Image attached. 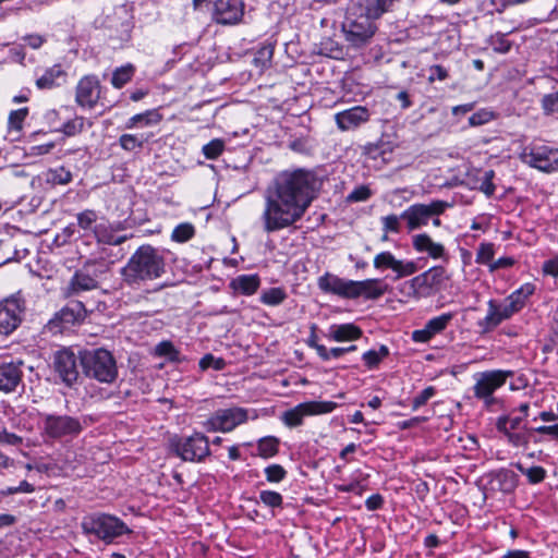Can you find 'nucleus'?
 Masks as SVG:
<instances>
[{
    "mask_svg": "<svg viewBox=\"0 0 558 558\" xmlns=\"http://www.w3.org/2000/svg\"><path fill=\"white\" fill-rule=\"evenodd\" d=\"M316 175L308 170L282 171L276 175L264 194L260 215L267 233L292 227L302 219L315 198Z\"/></svg>",
    "mask_w": 558,
    "mask_h": 558,
    "instance_id": "nucleus-1",
    "label": "nucleus"
},
{
    "mask_svg": "<svg viewBox=\"0 0 558 558\" xmlns=\"http://www.w3.org/2000/svg\"><path fill=\"white\" fill-rule=\"evenodd\" d=\"M165 272V257L151 245L140 246L120 270L122 282L132 289H141Z\"/></svg>",
    "mask_w": 558,
    "mask_h": 558,
    "instance_id": "nucleus-2",
    "label": "nucleus"
},
{
    "mask_svg": "<svg viewBox=\"0 0 558 558\" xmlns=\"http://www.w3.org/2000/svg\"><path fill=\"white\" fill-rule=\"evenodd\" d=\"M374 21L359 11V3H349L342 22L345 40L353 47L360 48L369 43L376 33Z\"/></svg>",
    "mask_w": 558,
    "mask_h": 558,
    "instance_id": "nucleus-3",
    "label": "nucleus"
},
{
    "mask_svg": "<svg viewBox=\"0 0 558 558\" xmlns=\"http://www.w3.org/2000/svg\"><path fill=\"white\" fill-rule=\"evenodd\" d=\"M81 364L87 377L100 383L111 384L118 376L116 360L106 349L84 351L81 355Z\"/></svg>",
    "mask_w": 558,
    "mask_h": 558,
    "instance_id": "nucleus-4",
    "label": "nucleus"
},
{
    "mask_svg": "<svg viewBox=\"0 0 558 558\" xmlns=\"http://www.w3.org/2000/svg\"><path fill=\"white\" fill-rule=\"evenodd\" d=\"M512 371L492 369L480 372L474 375V397L484 401L489 407L495 402L494 393L505 386L508 378L512 377Z\"/></svg>",
    "mask_w": 558,
    "mask_h": 558,
    "instance_id": "nucleus-5",
    "label": "nucleus"
},
{
    "mask_svg": "<svg viewBox=\"0 0 558 558\" xmlns=\"http://www.w3.org/2000/svg\"><path fill=\"white\" fill-rule=\"evenodd\" d=\"M448 280L446 270L441 266H434L403 283L408 295L415 299L429 295L433 290H438Z\"/></svg>",
    "mask_w": 558,
    "mask_h": 558,
    "instance_id": "nucleus-6",
    "label": "nucleus"
},
{
    "mask_svg": "<svg viewBox=\"0 0 558 558\" xmlns=\"http://www.w3.org/2000/svg\"><path fill=\"white\" fill-rule=\"evenodd\" d=\"M448 207L449 204L440 199L429 204H413L401 213L400 218L407 222L409 231H414L427 226L434 216H440Z\"/></svg>",
    "mask_w": 558,
    "mask_h": 558,
    "instance_id": "nucleus-7",
    "label": "nucleus"
},
{
    "mask_svg": "<svg viewBox=\"0 0 558 558\" xmlns=\"http://www.w3.org/2000/svg\"><path fill=\"white\" fill-rule=\"evenodd\" d=\"M338 404L332 401H307L282 413L281 421L290 428L302 425L305 416L331 413Z\"/></svg>",
    "mask_w": 558,
    "mask_h": 558,
    "instance_id": "nucleus-8",
    "label": "nucleus"
},
{
    "mask_svg": "<svg viewBox=\"0 0 558 558\" xmlns=\"http://www.w3.org/2000/svg\"><path fill=\"white\" fill-rule=\"evenodd\" d=\"M25 301L21 292L12 294L0 302V333L11 335L22 323Z\"/></svg>",
    "mask_w": 558,
    "mask_h": 558,
    "instance_id": "nucleus-9",
    "label": "nucleus"
},
{
    "mask_svg": "<svg viewBox=\"0 0 558 558\" xmlns=\"http://www.w3.org/2000/svg\"><path fill=\"white\" fill-rule=\"evenodd\" d=\"M247 418V410L234 407L216 411L203 425L207 432L229 433Z\"/></svg>",
    "mask_w": 558,
    "mask_h": 558,
    "instance_id": "nucleus-10",
    "label": "nucleus"
},
{
    "mask_svg": "<svg viewBox=\"0 0 558 558\" xmlns=\"http://www.w3.org/2000/svg\"><path fill=\"white\" fill-rule=\"evenodd\" d=\"M43 432L47 438L74 437L82 432L81 422L69 415L47 414L43 420Z\"/></svg>",
    "mask_w": 558,
    "mask_h": 558,
    "instance_id": "nucleus-11",
    "label": "nucleus"
},
{
    "mask_svg": "<svg viewBox=\"0 0 558 558\" xmlns=\"http://www.w3.org/2000/svg\"><path fill=\"white\" fill-rule=\"evenodd\" d=\"M172 445L177 454L184 461H202L210 452L208 439L201 433L180 438Z\"/></svg>",
    "mask_w": 558,
    "mask_h": 558,
    "instance_id": "nucleus-12",
    "label": "nucleus"
},
{
    "mask_svg": "<svg viewBox=\"0 0 558 558\" xmlns=\"http://www.w3.org/2000/svg\"><path fill=\"white\" fill-rule=\"evenodd\" d=\"M100 274L101 271L97 269L95 263H86L72 276L65 288V295L75 296L83 292L97 289L99 287Z\"/></svg>",
    "mask_w": 558,
    "mask_h": 558,
    "instance_id": "nucleus-13",
    "label": "nucleus"
},
{
    "mask_svg": "<svg viewBox=\"0 0 558 558\" xmlns=\"http://www.w3.org/2000/svg\"><path fill=\"white\" fill-rule=\"evenodd\" d=\"M522 162L544 172L558 171V148L549 146H535L524 149L521 154Z\"/></svg>",
    "mask_w": 558,
    "mask_h": 558,
    "instance_id": "nucleus-14",
    "label": "nucleus"
},
{
    "mask_svg": "<svg viewBox=\"0 0 558 558\" xmlns=\"http://www.w3.org/2000/svg\"><path fill=\"white\" fill-rule=\"evenodd\" d=\"M245 3L243 0H215L213 19L218 24L235 25L244 16Z\"/></svg>",
    "mask_w": 558,
    "mask_h": 558,
    "instance_id": "nucleus-15",
    "label": "nucleus"
},
{
    "mask_svg": "<svg viewBox=\"0 0 558 558\" xmlns=\"http://www.w3.org/2000/svg\"><path fill=\"white\" fill-rule=\"evenodd\" d=\"M53 367L61 380L69 387L78 378L77 359L70 349H62L56 352Z\"/></svg>",
    "mask_w": 558,
    "mask_h": 558,
    "instance_id": "nucleus-16",
    "label": "nucleus"
},
{
    "mask_svg": "<svg viewBox=\"0 0 558 558\" xmlns=\"http://www.w3.org/2000/svg\"><path fill=\"white\" fill-rule=\"evenodd\" d=\"M100 82L95 75L82 77L76 86L75 101L86 109H93L100 98Z\"/></svg>",
    "mask_w": 558,
    "mask_h": 558,
    "instance_id": "nucleus-17",
    "label": "nucleus"
},
{
    "mask_svg": "<svg viewBox=\"0 0 558 558\" xmlns=\"http://www.w3.org/2000/svg\"><path fill=\"white\" fill-rule=\"evenodd\" d=\"M373 265L376 269L379 270L391 269L396 272V279L411 276L417 270L416 264L414 262L397 259L395 255L389 251L380 252L377 254L374 257Z\"/></svg>",
    "mask_w": 558,
    "mask_h": 558,
    "instance_id": "nucleus-18",
    "label": "nucleus"
},
{
    "mask_svg": "<svg viewBox=\"0 0 558 558\" xmlns=\"http://www.w3.org/2000/svg\"><path fill=\"white\" fill-rule=\"evenodd\" d=\"M486 480L484 485L485 497L497 492L509 494L517 487V475L507 469L489 473Z\"/></svg>",
    "mask_w": 558,
    "mask_h": 558,
    "instance_id": "nucleus-19",
    "label": "nucleus"
},
{
    "mask_svg": "<svg viewBox=\"0 0 558 558\" xmlns=\"http://www.w3.org/2000/svg\"><path fill=\"white\" fill-rule=\"evenodd\" d=\"M353 280L340 278L333 274L326 272L318 278V288L325 292L338 295L343 299H352Z\"/></svg>",
    "mask_w": 558,
    "mask_h": 558,
    "instance_id": "nucleus-20",
    "label": "nucleus"
},
{
    "mask_svg": "<svg viewBox=\"0 0 558 558\" xmlns=\"http://www.w3.org/2000/svg\"><path fill=\"white\" fill-rule=\"evenodd\" d=\"M352 299L364 298L366 300H377L389 290V286L383 279L373 278L361 281L353 280Z\"/></svg>",
    "mask_w": 558,
    "mask_h": 558,
    "instance_id": "nucleus-21",
    "label": "nucleus"
},
{
    "mask_svg": "<svg viewBox=\"0 0 558 558\" xmlns=\"http://www.w3.org/2000/svg\"><path fill=\"white\" fill-rule=\"evenodd\" d=\"M86 315L85 306L82 302H74L66 305L60 312H58L49 322L50 329L53 328H65L68 326L75 325L84 320Z\"/></svg>",
    "mask_w": 558,
    "mask_h": 558,
    "instance_id": "nucleus-22",
    "label": "nucleus"
},
{
    "mask_svg": "<svg viewBox=\"0 0 558 558\" xmlns=\"http://www.w3.org/2000/svg\"><path fill=\"white\" fill-rule=\"evenodd\" d=\"M369 111L366 107L355 106L336 113L335 120L342 131L353 130L369 120Z\"/></svg>",
    "mask_w": 558,
    "mask_h": 558,
    "instance_id": "nucleus-23",
    "label": "nucleus"
},
{
    "mask_svg": "<svg viewBox=\"0 0 558 558\" xmlns=\"http://www.w3.org/2000/svg\"><path fill=\"white\" fill-rule=\"evenodd\" d=\"M534 292V288L531 284H525L513 291L508 298H506L502 302H499L500 307L504 313H506V317L509 319L515 313L520 312L530 295Z\"/></svg>",
    "mask_w": 558,
    "mask_h": 558,
    "instance_id": "nucleus-24",
    "label": "nucleus"
},
{
    "mask_svg": "<svg viewBox=\"0 0 558 558\" xmlns=\"http://www.w3.org/2000/svg\"><path fill=\"white\" fill-rule=\"evenodd\" d=\"M412 245L417 253H426L433 259L446 256L445 246L441 243L434 242L427 233L413 235Z\"/></svg>",
    "mask_w": 558,
    "mask_h": 558,
    "instance_id": "nucleus-25",
    "label": "nucleus"
},
{
    "mask_svg": "<svg viewBox=\"0 0 558 558\" xmlns=\"http://www.w3.org/2000/svg\"><path fill=\"white\" fill-rule=\"evenodd\" d=\"M505 314L499 302L492 299L487 302L486 316L477 322V326L481 328L482 332H490L504 320L508 319Z\"/></svg>",
    "mask_w": 558,
    "mask_h": 558,
    "instance_id": "nucleus-26",
    "label": "nucleus"
},
{
    "mask_svg": "<svg viewBox=\"0 0 558 558\" xmlns=\"http://www.w3.org/2000/svg\"><path fill=\"white\" fill-rule=\"evenodd\" d=\"M84 533L94 535L98 539L104 541L106 544L112 543L117 537L124 533H130L131 530L125 529V525H82Z\"/></svg>",
    "mask_w": 558,
    "mask_h": 558,
    "instance_id": "nucleus-27",
    "label": "nucleus"
},
{
    "mask_svg": "<svg viewBox=\"0 0 558 558\" xmlns=\"http://www.w3.org/2000/svg\"><path fill=\"white\" fill-rule=\"evenodd\" d=\"M396 0H350L349 3H359V11L372 21L389 11Z\"/></svg>",
    "mask_w": 558,
    "mask_h": 558,
    "instance_id": "nucleus-28",
    "label": "nucleus"
},
{
    "mask_svg": "<svg viewBox=\"0 0 558 558\" xmlns=\"http://www.w3.org/2000/svg\"><path fill=\"white\" fill-rule=\"evenodd\" d=\"M22 372L12 363L0 365V390L12 391L21 381Z\"/></svg>",
    "mask_w": 558,
    "mask_h": 558,
    "instance_id": "nucleus-29",
    "label": "nucleus"
},
{
    "mask_svg": "<svg viewBox=\"0 0 558 558\" xmlns=\"http://www.w3.org/2000/svg\"><path fill=\"white\" fill-rule=\"evenodd\" d=\"M260 286V279L257 275H240L230 282V288L240 294L252 295Z\"/></svg>",
    "mask_w": 558,
    "mask_h": 558,
    "instance_id": "nucleus-30",
    "label": "nucleus"
},
{
    "mask_svg": "<svg viewBox=\"0 0 558 558\" xmlns=\"http://www.w3.org/2000/svg\"><path fill=\"white\" fill-rule=\"evenodd\" d=\"M362 336V330L353 324L332 325L329 328L328 338L337 341H353Z\"/></svg>",
    "mask_w": 558,
    "mask_h": 558,
    "instance_id": "nucleus-31",
    "label": "nucleus"
},
{
    "mask_svg": "<svg viewBox=\"0 0 558 558\" xmlns=\"http://www.w3.org/2000/svg\"><path fill=\"white\" fill-rule=\"evenodd\" d=\"M65 73L60 65H53L47 69L43 75L37 77L36 85L40 89H51L60 85V81L64 80Z\"/></svg>",
    "mask_w": 558,
    "mask_h": 558,
    "instance_id": "nucleus-32",
    "label": "nucleus"
},
{
    "mask_svg": "<svg viewBox=\"0 0 558 558\" xmlns=\"http://www.w3.org/2000/svg\"><path fill=\"white\" fill-rule=\"evenodd\" d=\"M94 234L99 243L108 245H120L128 240V235H117L106 223L95 225Z\"/></svg>",
    "mask_w": 558,
    "mask_h": 558,
    "instance_id": "nucleus-33",
    "label": "nucleus"
},
{
    "mask_svg": "<svg viewBox=\"0 0 558 558\" xmlns=\"http://www.w3.org/2000/svg\"><path fill=\"white\" fill-rule=\"evenodd\" d=\"M161 120H162V116L159 113V111L157 109L147 110L145 112L137 113V114H134L133 117H131L128 120L125 128L134 129L138 125L153 126V125H157L158 123H160Z\"/></svg>",
    "mask_w": 558,
    "mask_h": 558,
    "instance_id": "nucleus-34",
    "label": "nucleus"
},
{
    "mask_svg": "<svg viewBox=\"0 0 558 558\" xmlns=\"http://www.w3.org/2000/svg\"><path fill=\"white\" fill-rule=\"evenodd\" d=\"M279 439L274 436H266L258 440L257 451L258 456L264 459L271 458L278 453Z\"/></svg>",
    "mask_w": 558,
    "mask_h": 558,
    "instance_id": "nucleus-35",
    "label": "nucleus"
},
{
    "mask_svg": "<svg viewBox=\"0 0 558 558\" xmlns=\"http://www.w3.org/2000/svg\"><path fill=\"white\" fill-rule=\"evenodd\" d=\"M149 135L122 134L119 138L120 146L128 151L140 149L148 142Z\"/></svg>",
    "mask_w": 558,
    "mask_h": 558,
    "instance_id": "nucleus-36",
    "label": "nucleus"
},
{
    "mask_svg": "<svg viewBox=\"0 0 558 558\" xmlns=\"http://www.w3.org/2000/svg\"><path fill=\"white\" fill-rule=\"evenodd\" d=\"M46 181L52 185H65L72 181V173L64 167L50 169L46 173Z\"/></svg>",
    "mask_w": 558,
    "mask_h": 558,
    "instance_id": "nucleus-37",
    "label": "nucleus"
},
{
    "mask_svg": "<svg viewBox=\"0 0 558 558\" xmlns=\"http://www.w3.org/2000/svg\"><path fill=\"white\" fill-rule=\"evenodd\" d=\"M454 314L453 313H444L439 316L433 317L429 319L425 326L428 328L430 333L433 336H436L437 333H440L444 331L449 323L453 319Z\"/></svg>",
    "mask_w": 558,
    "mask_h": 558,
    "instance_id": "nucleus-38",
    "label": "nucleus"
},
{
    "mask_svg": "<svg viewBox=\"0 0 558 558\" xmlns=\"http://www.w3.org/2000/svg\"><path fill=\"white\" fill-rule=\"evenodd\" d=\"M274 50L275 47L272 44H264L256 51L253 63L260 69L267 68L271 62Z\"/></svg>",
    "mask_w": 558,
    "mask_h": 558,
    "instance_id": "nucleus-39",
    "label": "nucleus"
},
{
    "mask_svg": "<svg viewBox=\"0 0 558 558\" xmlns=\"http://www.w3.org/2000/svg\"><path fill=\"white\" fill-rule=\"evenodd\" d=\"M287 298V294L281 288H270L262 292L260 302L269 305L277 306L281 304Z\"/></svg>",
    "mask_w": 558,
    "mask_h": 558,
    "instance_id": "nucleus-40",
    "label": "nucleus"
},
{
    "mask_svg": "<svg viewBox=\"0 0 558 558\" xmlns=\"http://www.w3.org/2000/svg\"><path fill=\"white\" fill-rule=\"evenodd\" d=\"M134 74V66L131 64L118 68L111 78V84L116 88H122L128 82L131 81Z\"/></svg>",
    "mask_w": 558,
    "mask_h": 558,
    "instance_id": "nucleus-41",
    "label": "nucleus"
},
{
    "mask_svg": "<svg viewBox=\"0 0 558 558\" xmlns=\"http://www.w3.org/2000/svg\"><path fill=\"white\" fill-rule=\"evenodd\" d=\"M27 114H28V109L26 107L11 111L9 114V119H8L9 132L10 133L21 132L23 129V123H24Z\"/></svg>",
    "mask_w": 558,
    "mask_h": 558,
    "instance_id": "nucleus-42",
    "label": "nucleus"
},
{
    "mask_svg": "<svg viewBox=\"0 0 558 558\" xmlns=\"http://www.w3.org/2000/svg\"><path fill=\"white\" fill-rule=\"evenodd\" d=\"M523 421V416H500L497 420L496 427L499 432L504 434H509V432H513L521 427Z\"/></svg>",
    "mask_w": 558,
    "mask_h": 558,
    "instance_id": "nucleus-43",
    "label": "nucleus"
},
{
    "mask_svg": "<svg viewBox=\"0 0 558 558\" xmlns=\"http://www.w3.org/2000/svg\"><path fill=\"white\" fill-rule=\"evenodd\" d=\"M195 229L192 223L184 222L178 225L171 234V239L178 243H184L194 236Z\"/></svg>",
    "mask_w": 558,
    "mask_h": 558,
    "instance_id": "nucleus-44",
    "label": "nucleus"
},
{
    "mask_svg": "<svg viewBox=\"0 0 558 558\" xmlns=\"http://www.w3.org/2000/svg\"><path fill=\"white\" fill-rule=\"evenodd\" d=\"M389 354L386 345H381L379 350H369L363 354V361L368 368H375L384 357Z\"/></svg>",
    "mask_w": 558,
    "mask_h": 558,
    "instance_id": "nucleus-45",
    "label": "nucleus"
},
{
    "mask_svg": "<svg viewBox=\"0 0 558 558\" xmlns=\"http://www.w3.org/2000/svg\"><path fill=\"white\" fill-rule=\"evenodd\" d=\"M517 469L527 477L531 484H537L544 481L546 471L539 465L524 468L521 463L517 464Z\"/></svg>",
    "mask_w": 558,
    "mask_h": 558,
    "instance_id": "nucleus-46",
    "label": "nucleus"
},
{
    "mask_svg": "<svg viewBox=\"0 0 558 558\" xmlns=\"http://www.w3.org/2000/svg\"><path fill=\"white\" fill-rule=\"evenodd\" d=\"M225 150V141L221 138H214L203 146L202 151L207 159H217Z\"/></svg>",
    "mask_w": 558,
    "mask_h": 558,
    "instance_id": "nucleus-47",
    "label": "nucleus"
},
{
    "mask_svg": "<svg viewBox=\"0 0 558 558\" xmlns=\"http://www.w3.org/2000/svg\"><path fill=\"white\" fill-rule=\"evenodd\" d=\"M488 44L493 47L494 51L499 53H507L511 48V43L506 38V34L502 33L492 35Z\"/></svg>",
    "mask_w": 558,
    "mask_h": 558,
    "instance_id": "nucleus-48",
    "label": "nucleus"
},
{
    "mask_svg": "<svg viewBox=\"0 0 558 558\" xmlns=\"http://www.w3.org/2000/svg\"><path fill=\"white\" fill-rule=\"evenodd\" d=\"M495 117H496V114L494 111H492L487 108H483V109H480L478 111H476L475 113H473L469 118V124L471 126L484 125V124L490 122L492 120H494Z\"/></svg>",
    "mask_w": 558,
    "mask_h": 558,
    "instance_id": "nucleus-49",
    "label": "nucleus"
},
{
    "mask_svg": "<svg viewBox=\"0 0 558 558\" xmlns=\"http://www.w3.org/2000/svg\"><path fill=\"white\" fill-rule=\"evenodd\" d=\"M541 107L546 116L558 113V90L544 95L541 99Z\"/></svg>",
    "mask_w": 558,
    "mask_h": 558,
    "instance_id": "nucleus-50",
    "label": "nucleus"
},
{
    "mask_svg": "<svg viewBox=\"0 0 558 558\" xmlns=\"http://www.w3.org/2000/svg\"><path fill=\"white\" fill-rule=\"evenodd\" d=\"M77 225L83 230H94V225L97 221V213L93 209H85L76 216Z\"/></svg>",
    "mask_w": 558,
    "mask_h": 558,
    "instance_id": "nucleus-51",
    "label": "nucleus"
},
{
    "mask_svg": "<svg viewBox=\"0 0 558 558\" xmlns=\"http://www.w3.org/2000/svg\"><path fill=\"white\" fill-rule=\"evenodd\" d=\"M84 125L85 119L83 117H75L63 123L61 131L68 136H73L81 133L84 130Z\"/></svg>",
    "mask_w": 558,
    "mask_h": 558,
    "instance_id": "nucleus-52",
    "label": "nucleus"
},
{
    "mask_svg": "<svg viewBox=\"0 0 558 558\" xmlns=\"http://www.w3.org/2000/svg\"><path fill=\"white\" fill-rule=\"evenodd\" d=\"M494 258V245L492 243H482L476 253V263L482 265H492Z\"/></svg>",
    "mask_w": 558,
    "mask_h": 558,
    "instance_id": "nucleus-53",
    "label": "nucleus"
},
{
    "mask_svg": "<svg viewBox=\"0 0 558 558\" xmlns=\"http://www.w3.org/2000/svg\"><path fill=\"white\" fill-rule=\"evenodd\" d=\"M381 225H383V231L386 233L392 232V233H399L401 230V223L400 216L397 215H388L385 217H381Z\"/></svg>",
    "mask_w": 558,
    "mask_h": 558,
    "instance_id": "nucleus-54",
    "label": "nucleus"
},
{
    "mask_svg": "<svg viewBox=\"0 0 558 558\" xmlns=\"http://www.w3.org/2000/svg\"><path fill=\"white\" fill-rule=\"evenodd\" d=\"M23 438L14 433L0 428V447H20Z\"/></svg>",
    "mask_w": 558,
    "mask_h": 558,
    "instance_id": "nucleus-55",
    "label": "nucleus"
},
{
    "mask_svg": "<svg viewBox=\"0 0 558 558\" xmlns=\"http://www.w3.org/2000/svg\"><path fill=\"white\" fill-rule=\"evenodd\" d=\"M225 366H226V362L223 359H220V357L217 359L211 354H206L199 361V367L203 371L208 369L210 367L214 369L220 371V369H223Z\"/></svg>",
    "mask_w": 558,
    "mask_h": 558,
    "instance_id": "nucleus-56",
    "label": "nucleus"
},
{
    "mask_svg": "<svg viewBox=\"0 0 558 558\" xmlns=\"http://www.w3.org/2000/svg\"><path fill=\"white\" fill-rule=\"evenodd\" d=\"M156 353L160 356H167L171 361H177L179 359V351L169 341L160 342L156 347Z\"/></svg>",
    "mask_w": 558,
    "mask_h": 558,
    "instance_id": "nucleus-57",
    "label": "nucleus"
},
{
    "mask_svg": "<svg viewBox=\"0 0 558 558\" xmlns=\"http://www.w3.org/2000/svg\"><path fill=\"white\" fill-rule=\"evenodd\" d=\"M371 190L366 185L355 187L348 196L347 201L351 203L365 202L371 197Z\"/></svg>",
    "mask_w": 558,
    "mask_h": 558,
    "instance_id": "nucleus-58",
    "label": "nucleus"
},
{
    "mask_svg": "<svg viewBox=\"0 0 558 558\" xmlns=\"http://www.w3.org/2000/svg\"><path fill=\"white\" fill-rule=\"evenodd\" d=\"M494 171L487 170L484 172L483 178L481 179L480 190L486 195L492 196L495 192V185L493 183Z\"/></svg>",
    "mask_w": 558,
    "mask_h": 558,
    "instance_id": "nucleus-59",
    "label": "nucleus"
},
{
    "mask_svg": "<svg viewBox=\"0 0 558 558\" xmlns=\"http://www.w3.org/2000/svg\"><path fill=\"white\" fill-rule=\"evenodd\" d=\"M436 393V390L434 387H427L424 390H422L417 396L413 398L412 401V409L417 410L418 408L426 404V402L434 397Z\"/></svg>",
    "mask_w": 558,
    "mask_h": 558,
    "instance_id": "nucleus-60",
    "label": "nucleus"
},
{
    "mask_svg": "<svg viewBox=\"0 0 558 558\" xmlns=\"http://www.w3.org/2000/svg\"><path fill=\"white\" fill-rule=\"evenodd\" d=\"M265 474L269 482L278 483L284 478L286 471L279 464H271L265 469Z\"/></svg>",
    "mask_w": 558,
    "mask_h": 558,
    "instance_id": "nucleus-61",
    "label": "nucleus"
},
{
    "mask_svg": "<svg viewBox=\"0 0 558 558\" xmlns=\"http://www.w3.org/2000/svg\"><path fill=\"white\" fill-rule=\"evenodd\" d=\"M260 500L269 507H277L282 502V497L279 493L264 490L259 495Z\"/></svg>",
    "mask_w": 558,
    "mask_h": 558,
    "instance_id": "nucleus-62",
    "label": "nucleus"
},
{
    "mask_svg": "<svg viewBox=\"0 0 558 558\" xmlns=\"http://www.w3.org/2000/svg\"><path fill=\"white\" fill-rule=\"evenodd\" d=\"M448 77V71L439 65L435 64L429 68V75H428V82L433 83L436 80L438 81H445Z\"/></svg>",
    "mask_w": 558,
    "mask_h": 558,
    "instance_id": "nucleus-63",
    "label": "nucleus"
},
{
    "mask_svg": "<svg viewBox=\"0 0 558 558\" xmlns=\"http://www.w3.org/2000/svg\"><path fill=\"white\" fill-rule=\"evenodd\" d=\"M35 490L34 486L27 481H22L19 486L8 487L3 490V494L13 495V494H29Z\"/></svg>",
    "mask_w": 558,
    "mask_h": 558,
    "instance_id": "nucleus-64",
    "label": "nucleus"
}]
</instances>
